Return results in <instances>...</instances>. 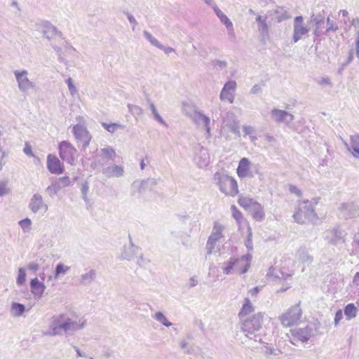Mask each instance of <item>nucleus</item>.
Here are the masks:
<instances>
[{
	"label": "nucleus",
	"mask_w": 359,
	"mask_h": 359,
	"mask_svg": "<svg viewBox=\"0 0 359 359\" xmlns=\"http://www.w3.org/2000/svg\"><path fill=\"white\" fill-rule=\"evenodd\" d=\"M237 83L235 81L231 80L226 82L221 90L219 99L222 102L227 101L232 104L236 95Z\"/></svg>",
	"instance_id": "18"
},
{
	"label": "nucleus",
	"mask_w": 359,
	"mask_h": 359,
	"mask_svg": "<svg viewBox=\"0 0 359 359\" xmlns=\"http://www.w3.org/2000/svg\"><path fill=\"white\" fill-rule=\"evenodd\" d=\"M47 168L49 172L53 174L60 175L64 172L62 163L53 154H49L47 157Z\"/></svg>",
	"instance_id": "22"
},
{
	"label": "nucleus",
	"mask_w": 359,
	"mask_h": 359,
	"mask_svg": "<svg viewBox=\"0 0 359 359\" xmlns=\"http://www.w3.org/2000/svg\"><path fill=\"white\" fill-rule=\"evenodd\" d=\"M257 22V29L263 38H267L269 35V26L266 22V17L258 15L256 17Z\"/></svg>",
	"instance_id": "30"
},
{
	"label": "nucleus",
	"mask_w": 359,
	"mask_h": 359,
	"mask_svg": "<svg viewBox=\"0 0 359 359\" xmlns=\"http://www.w3.org/2000/svg\"><path fill=\"white\" fill-rule=\"evenodd\" d=\"M213 180L219 191L225 195L234 196L238 193L236 180L227 174L217 172L214 174Z\"/></svg>",
	"instance_id": "4"
},
{
	"label": "nucleus",
	"mask_w": 359,
	"mask_h": 359,
	"mask_svg": "<svg viewBox=\"0 0 359 359\" xmlns=\"http://www.w3.org/2000/svg\"><path fill=\"white\" fill-rule=\"evenodd\" d=\"M70 269V267L66 266L62 263L58 264L55 267V278H59L60 276L66 274V273Z\"/></svg>",
	"instance_id": "47"
},
{
	"label": "nucleus",
	"mask_w": 359,
	"mask_h": 359,
	"mask_svg": "<svg viewBox=\"0 0 359 359\" xmlns=\"http://www.w3.org/2000/svg\"><path fill=\"white\" fill-rule=\"evenodd\" d=\"M11 313L13 317L18 318L20 317L25 311V307L23 304L13 302L11 305Z\"/></svg>",
	"instance_id": "37"
},
{
	"label": "nucleus",
	"mask_w": 359,
	"mask_h": 359,
	"mask_svg": "<svg viewBox=\"0 0 359 359\" xmlns=\"http://www.w3.org/2000/svg\"><path fill=\"white\" fill-rule=\"evenodd\" d=\"M10 189L7 187V184L5 182H0V196H4L8 194Z\"/></svg>",
	"instance_id": "59"
},
{
	"label": "nucleus",
	"mask_w": 359,
	"mask_h": 359,
	"mask_svg": "<svg viewBox=\"0 0 359 359\" xmlns=\"http://www.w3.org/2000/svg\"><path fill=\"white\" fill-rule=\"evenodd\" d=\"M310 27L306 24L302 16H296L293 22V34L292 41L298 42L299 40L304 39L309 34Z\"/></svg>",
	"instance_id": "11"
},
{
	"label": "nucleus",
	"mask_w": 359,
	"mask_h": 359,
	"mask_svg": "<svg viewBox=\"0 0 359 359\" xmlns=\"http://www.w3.org/2000/svg\"><path fill=\"white\" fill-rule=\"evenodd\" d=\"M66 83L67 85V88H68V90L69 91L70 95L72 97H75L76 96H77L78 94H79L78 88L75 86V84L74 83V80L72 79V78L69 77L66 80Z\"/></svg>",
	"instance_id": "46"
},
{
	"label": "nucleus",
	"mask_w": 359,
	"mask_h": 359,
	"mask_svg": "<svg viewBox=\"0 0 359 359\" xmlns=\"http://www.w3.org/2000/svg\"><path fill=\"white\" fill-rule=\"evenodd\" d=\"M223 226L217 222L215 223L213 230L208 238L206 244L207 255H211L215 248L216 243L222 238Z\"/></svg>",
	"instance_id": "15"
},
{
	"label": "nucleus",
	"mask_w": 359,
	"mask_h": 359,
	"mask_svg": "<svg viewBox=\"0 0 359 359\" xmlns=\"http://www.w3.org/2000/svg\"><path fill=\"white\" fill-rule=\"evenodd\" d=\"M32 222L29 218L22 219L19 222V225L21 226L24 232H28L31 229Z\"/></svg>",
	"instance_id": "56"
},
{
	"label": "nucleus",
	"mask_w": 359,
	"mask_h": 359,
	"mask_svg": "<svg viewBox=\"0 0 359 359\" xmlns=\"http://www.w3.org/2000/svg\"><path fill=\"white\" fill-rule=\"evenodd\" d=\"M191 120L197 127L205 130V135L206 138L211 137L210 118L204 114L202 111L200 110L197 112Z\"/></svg>",
	"instance_id": "19"
},
{
	"label": "nucleus",
	"mask_w": 359,
	"mask_h": 359,
	"mask_svg": "<svg viewBox=\"0 0 359 359\" xmlns=\"http://www.w3.org/2000/svg\"><path fill=\"white\" fill-rule=\"evenodd\" d=\"M29 208L34 213L42 209H43L44 211H47L48 208V205L43 203L41 195L37 193L34 194L31 198Z\"/></svg>",
	"instance_id": "24"
},
{
	"label": "nucleus",
	"mask_w": 359,
	"mask_h": 359,
	"mask_svg": "<svg viewBox=\"0 0 359 359\" xmlns=\"http://www.w3.org/2000/svg\"><path fill=\"white\" fill-rule=\"evenodd\" d=\"M262 352L266 356L275 355L277 356L280 354V351L278 349H275L271 346H264Z\"/></svg>",
	"instance_id": "53"
},
{
	"label": "nucleus",
	"mask_w": 359,
	"mask_h": 359,
	"mask_svg": "<svg viewBox=\"0 0 359 359\" xmlns=\"http://www.w3.org/2000/svg\"><path fill=\"white\" fill-rule=\"evenodd\" d=\"M182 109L184 114L191 119L200 111L194 104L189 102H183Z\"/></svg>",
	"instance_id": "33"
},
{
	"label": "nucleus",
	"mask_w": 359,
	"mask_h": 359,
	"mask_svg": "<svg viewBox=\"0 0 359 359\" xmlns=\"http://www.w3.org/2000/svg\"><path fill=\"white\" fill-rule=\"evenodd\" d=\"M148 104H149V108L151 111L153 118L159 124H161L165 127H167L168 125H167L166 122L165 121V120L162 118V116L158 113L157 108L155 106L154 103L151 101H149Z\"/></svg>",
	"instance_id": "34"
},
{
	"label": "nucleus",
	"mask_w": 359,
	"mask_h": 359,
	"mask_svg": "<svg viewBox=\"0 0 359 359\" xmlns=\"http://www.w3.org/2000/svg\"><path fill=\"white\" fill-rule=\"evenodd\" d=\"M231 210L232 216L236 220L238 225L239 226V228H241L243 224H246L247 226L248 225L245 219L243 218L242 213L235 205H231Z\"/></svg>",
	"instance_id": "40"
},
{
	"label": "nucleus",
	"mask_w": 359,
	"mask_h": 359,
	"mask_svg": "<svg viewBox=\"0 0 359 359\" xmlns=\"http://www.w3.org/2000/svg\"><path fill=\"white\" fill-rule=\"evenodd\" d=\"M255 308L248 297L245 298L243 305L238 313L240 320L248 318V315L252 313Z\"/></svg>",
	"instance_id": "31"
},
{
	"label": "nucleus",
	"mask_w": 359,
	"mask_h": 359,
	"mask_svg": "<svg viewBox=\"0 0 359 359\" xmlns=\"http://www.w3.org/2000/svg\"><path fill=\"white\" fill-rule=\"evenodd\" d=\"M251 260L252 255L250 253L241 258L231 257L223 263L222 266L223 273L226 275L245 273L250 268Z\"/></svg>",
	"instance_id": "3"
},
{
	"label": "nucleus",
	"mask_w": 359,
	"mask_h": 359,
	"mask_svg": "<svg viewBox=\"0 0 359 359\" xmlns=\"http://www.w3.org/2000/svg\"><path fill=\"white\" fill-rule=\"evenodd\" d=\"M313 21L315 22L316 28L313 31V34L319 36L323 33L324 29V20L322 18H314Z\"/></svg>",
	"instance_id": "45"
},
{
	"label": "nucleus",
	"mask_w": 359,
	"mask_h": 359,
	"mask_svg": "<svg viewBox=\"0 0 359 359\" xmlns=\"http://www.w3.org/2000/svg\"><path fill=\"white\" fill-rule=\"evenodd\" d=\"M39 27L41 29L43 36L50 42L57 37L62 38L63 36L62 32L48 20L41 21Z\"/></svg>",
	"instance_id": "14"
},
{
	"label": "nucleus",
	"mask_w": 359,
	"mask_h": 359,
	"mask_svg": "<svg viewBox=\"0 0 359 359\" xmlns=\"http://www.w3.org/2000/svg\"><path fill=\"white\" fill-rule=\"evenodd\" d=\"M238 203L245 210H250L257 202L254 199L248 197H240L238 198Z\"/></svg>",
	"instance_id": "41"
},
{
	"label": "nucleus",
	"mask_w": 359,
	"mask_h": 359,
	"mask_svg": "<svg viewBox=\"0 0 359 359\" xmlns=\"http://www.w3.org/2000/svg\"><path fill=\"white\" fill-rule=\"evenodd\" d=\"M102 173L107 178H119L124 175L125 171L123 165L112 163L104 167Z\"/></svg>",
	"instance_id": "20"
},
{
	"label": "nucleus",
	"mask_w": 359,
	"mask_h": 359,
	"mask_svg": "<svg viewBox=\"0 0 359 359\" xmlns=\"http://www.w3.org/2000/svg\"><path fill=\"white\" fill-rule=\"evenodd\" d=\"M243 129L245 135H253L255 131L254 127L251 126H243Z\"/></svg>",
	"instance_id": "63"
},
{
	"label": "nucleus",
	"mask_w": 359,
	"mask_h": 359,
	"mask_svg": "<svg viewBox=\"0 0 359 359\" xmlns=\"http://www.w3.org/2000/svg\"><path fill=\"white\" fill-rule=\"evenodd\" d=\"M59 190H60L62 188L69 187L71 184V180L69 177H60L57 180L54 182Z\"/></svg>",
	"instance_id": "49"
},
{
	"label": "nucleus",
	"mask_w": 359,
	"mask_h": 359,
	"mask_svg": "<svg viewBox=\"0 0 359 359\" xmlns=\"http://www.w3.org/2000/svg\"><path fill=\"white\" fill-rule=\"evenodd\" d=\"M150 260L147 257H144L142 255L140 256L137 259V264L142 267L147 266Z\"/></svg>",
	"instance_id": "61"
},
{
	"label": "nucleus",
	"mask_w": 359,
	"mask_h": 359,
	"mask_svg": "<svg viewBox=\"0 0 359 359\" xmlns=\"http://www.w3.org/2000/svg\"><path fill=\"white\" fill-rule=\"evenodd\" d=\"M326 24L327 27L325 31V33H327L329 32H336L339 29L337 23L334 20H331L329 17L327 18Z\"/></svg>",
	"instance_id": "51"
},
{
	"label": "nucleus",
	"mask_w": 359,
	"mask_h": 359,
	"mask_svg": "<svg viewBox=\"0 0 359 359\" xmlns=\"http://www.w3.org/2000/svg\"><path fill=\"white\" fill-rule=\"evenodd\" d=\"M180 346L183 350L184 353L189 354L191 353V346L187 341L182 340L180 342Z\"/></svg>",
	"instance_id": "57"
},
{
	"label": "nucleus",
	"mask_w": 359,
	"mask_h": 359,
	"mask_svg": "<svg viewBox=\"0 0 359 359\" xmlns=\"http://www.w3.org/2000/svg\"><path fill=\"white\" fill-rule=\"evenodd\" d=\"M210 155L208 149L201 147L195 157V162L200 168H206L210 163Z\"/></svg>",
	"instance_id": "26"
},
{
	"label": "nucleus",
	"mask_w": 359,
	"mask_h": 359,
	"mask_svg": "<svg viewBox=\"0 0 359 359\" xmlns=\"http://www.w3.org/2000/svg\"><path fill=\"white\" fill-rule=\"evenodd\" d=\"M58 152L60 158L71 165L77 161L79 154L74 146L68 141H62L58 144Z\"/></svg>",
	"instance_id": "5"
},
{
	"label": "nucleus",
	"mask_w": 359,
	"mask_h": 359,
	"mask_svg": "<svg viewBox=\"0 0 359 359\" xmlns=\"http://www.w3.org/2000/svg\"><path fill=\"white\" fill-rule=\"evenodd\" d=\"M345 146L353 156L359 159V134H355L350 137V143H345Z\"/></svg>",
	"instance_id": "29"
},
{
	"label": "nucleus",
	"mask_w": 359,
	"mask_h": 359,
	"mask_svg": "<svg viewBox=\"0 0 359 359\" xmlns=\"http://www.w3.org/2000/svg\"><path fill=\"white\" fill-rule=\"evenodd\" d=\"M252 212L253 218L257 221H262L264 219L265 214L264 208L258 202L250 210Z\"/></svg>",
	"instance_id": "35"
},
{
	"label": "nucleus",
	"mask_w": 359,
	"mask_h": 359,
	"mask_svg": "<svg viewBox=\"0 0 359 359\" xmlns=\"http://www.w3.org/2000/svg\"><path fill=\"white\" fill-rule=\"evenodd\" d=\"M236 172L240 178H252L255 175H262L259 164L253 165L248 158H242L236 169Z\"/></svg>",
	"instance_id": "6"
},
{
	"label": "nucleus",
	"mask_w": 359,
	"mask_h": 359,
	"mask_svg": "<svg viewBox=\"0 0 359 359\" xmlns=\"http://www.w3.org/2000/svg\"><path fill=\"white\" fill-rule=\"evenodd\" d=\"M296 257L302 263L311 264L313 261V257L309 255V252L304 248H301L297 251Z\"/></svg>",
	"instance_id": "38"
},
{
	"label": "nucleus",
	"mask_w": 359,
	"mask_h": 359,
	"mask_svg": "<svg viewBox=\"0 0 359 359\" xmlns=\"http://www.w3.org/2000/svg\"><path fill=\"white\" fill-rule=\"evenodd\" d=\"M96 278V271L91 269L89 271L82 274L80 278V283L83 285L90 284Z\"/></svg>",
	"instance_id": "36"
},
{
	"label": "nucleus",
	"mask_w": 359,
	"mask_h": 359,
	"mask_svg": "<svg viewBox=\"0 0 359 359\" xmlns=\"http://www.w3.org/2000/svg\"><path fill=\"white\" fill-rule=\"evenodd\" d=\"M358 311V309L353 303L347 304L344 308V315L347 320H351L356 317Z\"/></svg>",
	"instance_id": "42"
},
{
	"label": "nucleus",
	"mask_w": 359,
	"mask_h": 359,
	"mask_svg": "<svg viewBox=\"0 0 359 359\" xmlns=\"http://www.w3.org/2000/svg\"><path fill=\"white\" fill-rule=\"evenodd\" d=\"M341 212L347 217L359 216V205L353 202L348 201L341 205Z\"/></svg>",
	"instance_id": "27"
},
{
	"label": "nucleus",
	"mask_w": 359,
	"mask_h": 359,
	"mask_svg": "<svg viewBox=\"0 0 359 359\" xmlns=\"http://www.w3.org/2000/svg\"><path fill=\"white\" fill-rule=\"evenodd\" d=\"M346 233L339 227L327 229L323 234V240L332 246H338L346 243Z\"/></svg>",
	"instance_id": "8"
},
{
	"label": "nucleus",
	"mask_w": 359,
	"mask_h": 359,
	"mask_svg": "<svg viewBox=\"0 0 359 359\" xmlns=\"http://www.w3.org/2000/svg\"><path fill=\"white\" fill-rule=\"evenodd\" d=\"M153 318L161 323L163 325L168 327L172 326V323L168 320L164 313L161 311L156 312L153 315Z\"/></svg>",
	"instance_id": "44"
},
{
	"label": "nucleus",
	"mask_w": 359,
	"mask_h": 359,
	"mask_svg": "<svg viewBox=\"0 0 359 359\" xmlns=\"http://www.w3.org/2000/svg\"><path fill=\"white\" fill-rule=\"evenodd\" d=\"M143 35L144 38L154 46L161 48V43L148 31H144Z\"/></svg>",
	"instance_id": "48"
},
{
	"label": "nucleus",
	"mask_w": 359,
	"mask_h": 359,
	"mask_svg": "<svg viewBox=\"0 0 359 359\" xmlns=\"http://www.w3.org/2000/svg\"><path fill=\"white\" fill-rule=\"evenodd\" d=\"M264 313L259 312L252 316L241 319V330L244 334L250 339H253L260 344L264 341L258 332L262 327Z\"/></svg>",
	"instance_id": "1"
},
{
	"label": "nucleus",
	"mask_w": 359,
	"mask_h": 359,
	"mask_svg": "<svg viewBox=\"0 0 359 359\" xmlns=\"http://www.w3.org/2000/svg\"><path fill=\"white\" fill-rule=\"evenodd\" d=\"M343 318V313H342V311L341 310H338L336 313H335V317H334V325L337 326L339 321L342 319Z\"/></svg>",
	"instance_id": "64"
},
{
	"label": "nucleus",
	"mask_w": 359,
	"mask_h": 359,
	"mask_svg": "<svg viewBox=\"0 0 359 359\" xmlns=\"http://www.w3.org/2000/svg\"><path fill=\"white\" fill-rule=\"evenodd\" d=\"M128 111L132 116L137 121L143 114V109L138 105L128 104Z\"/></svg>",
	"instance_id": "43"
},
{
	"label": "nucleus",
	"mask_w": 359,
	"mask_h": 359,
	"mask_svg": "<svg viewBox=\"0 0 359 359\" xmlns=\"http://www.w3.org/2000/svg\"><path fill=\"white\" fill-rule=\"evenodd\" d=\"M271 119L276 123H284L285 125L290 124L294 119V116L291 113L279 109L278 108H273L270 112Z\"/></svg>",
	"instance_id": "16"
},
{
	"label": "nucleus",
	"mask_w": 359,
	"mask_h": 359,
	"mask_svg": "<svg viewBox=\"0 0 359 359\" xmlns=\"http://www.w3.org/2000/svg\"><path fill=\"white\" fill-rule=\"evenodd\" d=\"M100 156L103 158L114 160L116 156V153L111 147L108 146L100 150Z\"/></svg>",
	"instance_id": "39"
},
{
	"label": "nucleus",
	"mask_w": 359,
	"mask_h": 359,
	"mask_svg": "<svg viewBox=\"0 0 359 359\" xmlns=\"http://www.w3.org/2000/svg\"><path fill=\"white\" fill-rule=\"evenodd\" d=\"M215 13L217 16V18L219 19L220 22L224 24L227 29L228 34L229 37L234 38L235 37V33H234V29L233 26L232 22L229 20V18L218 8V6H214V8H212Z\"/></svg>",
	"instance_id": "21"
},
{
	"label": "nucleus",
	"mask_w": 359,
	"mask_h": 359,
	"mask_svg": "<svg viewBox=\"0 0 359 359\" xmlns=\"http://www.w3.org/2000/svg\"><path fill=\"white\" fill-rule=\"evenodd\" d=\"M339 15H341L343 19L341 20V21H343L344 24V29H347L348 28H349V26H348V22H347V18H348V11L346 10H341L339 11Z\"/></svg>",
	"instance_id": "60"
},
{
	"label": "nucleus",
	"mask_w": 359,
	"mask_h": 359,
	"mask_svg": "<svg viewBox=\"0 0 359 359\" xmlns=\"http://www.w3.org/2000/svg\"><path fill=\"white\" fill-rule=\"evenodd\" d=\"M302 311L299 304L289 308L287 311L279 317L282 325L285 327H290L297 324L301 319Z\"/></svg>",
	"instance_id": "9"
},
{
	"label": "nucleus",
	"mask_w": 359,
	"mask_h": 359,
	"mask_svg": "<svg viewBox=\"0 0 359 359\" xmlns=\"http://www.w3.org/2000/svg\"><path fill=\"white\" fill-rule=\"evenodd\" d=\"M31 292L34 296L41 297L45 290V285L36 278L30 282Z\"/></svg>",
	"instance_id": "32"
},
{
	"label": "nucleus",
	"mask_w": 359,
	"mask_h": 359,
	"mask_svg": "<svg viewBox=\"0 0 359 359\" xmlns=\"http://www.w3.org/2000/svg\"><path fill=\"white\" fill-rule=\"evenodd\" d=\"M318 84L320 86H331L332 83L327 76L321 77L317 81Z\"/></svg>",
	"instance_id": "62"
},
{
	"label": "nucleus",
	"mask_w": 359,
	"mask_h": 359,
	"mask_svg": "<svg viewBox=\"0 0 359 359\" xmlns=\"http://www.w3.org/2000/svg\"><path fill=\"white\" fill-rule=\"evenodd\" d=\"M149 180L134 182L131 186L132 195L140 196L144 194L149 189Z\"/></svg>",
	"instance_id": "28"
},
{
	"label": "nucleus",
	"mask_w": 359,
	"mask_h": 359,
	"mask_svg": "<svg viewBox=\"0 0 359 359\" xmlns=\"http://www.w3.org/2000/svg\"><path fill=\"white\" fill-rule=\"evenodd\" d=\"M129 238L130 243L124 245L121 252V258L122 259L131 260L138 253L139 248L133 243L130 236H129Z\"/></svg>",
	"instance_id": "25"
},
{
	"label": "nucleus",
	"mask_w": 359,
	"mask_h": 359,
	"mask_svg": "<svg viewBox=\"0 0 359 359\" xmlns=\"http://www.w3.org/2000/svg\"><path fill=\"white\" fill-rule=\"evenodd\" d=\"M248 238L245 242V245L246 248H248V251H252L253 249V245H252V233L251 231V228L249 225H248Z\"/></svg>",
	"instance_id": "54"
},
{
	"label": "nucleus",
	"mask_w": 359,
	"mask_h": 359,
	"mask_svg": "<svg viewBox=\"0 0 359 359\" xmlns=\"http://www.w3.org/2000/svg\"><path fill=\"white\" fill-rule=\"evenodd\" d=\"M318 325L316 323H308L304 327L295 328L290 330L293 337L302 342H307L318 331Z\"/></svg>",
	"instance_id": "10"
},
{
	"label": "nucleus",
	"mask_w": 359,
	"mask_h": 359,
	"mask_svg": "<svg viewBox=\"0 0 359 359\" xmlns=\"http://www.w3.org/2000/svg\"><path fill=\"white\" fill-rule=\"evenodd\" d=\"M65 320V333L67 334L83 329L86 325V320L83 318L77 320L70 318L67 314L64 313Z\"/></svg>",
	"instance_id": "17"
},
{
	"label": "nucleus",
	"mask_w": 359,
	"mask_h": 359,
	"mask_svg": "<svg viewBox=\"0 0 359 359\" xmlns=\"http://www.w3.org/2000/svg\"><path fill=\"white\" fill-rule=\"evenodd\" d=\"M223 126L227 128L234 134L240 136L238 121L236 120L233 113L229 112L226 114V117L223 120Z\"/></svg>",
	"instance_id": "23"
},
{
	"label": "nucleus",
	"mask_w": 359,
	"mask_h": 359,
	"mask_svg": "<svg viewBox=\"0 0 359 359\" xmlns=\"http://www.w3.org/2000/svg\"><path fill=\"white\" fill-rule=\"evenodd\" d=\"M60 190L55 182H53L46 189V191L51 196L55 195Z\"/></svg>",
	"instance_id": "58"
},
{
	"label": "nucleus",
	"mask_w": 359,
	"mask_h": 359,
	"mask_svg": "<svg viewBox=\"0 0 359 359\" xmlns=\"http://www.w3.org/2000/svg\"><path fill=\"white\" fill-rule=\"evenodd\" d=\"M65 332L64 313L53 316L50 322L48 329L43 332L45 336L61 335Z\"/></svg>",
	"instance_id": "13"
},
{
	"label": "nucleus",
	"mask_w": 359,
	"mask_h": 359,
	"mask_svg": "<svg viewBox=\"0 0 359 359\" xmlns=\"http://www.w3.org/2000/svg\"><path fill=\"white\" fill-rule=\"evenodd\" d=\"M280 262V267L285 269H288L294 265V261L290 257H282Z\"/></svg>",
	"instance_id": "52"
},
{
	"label": "nucleus",
	"mask_w": 359,
	"mask_h": 359,
	"mask_svg": "<svg viewBox=\"0 0 359 359\" xmlns=\"http://www.w3.org/2000/svg\"><path fill=\"white\" fill-rule=\"evenodd\" d=\"M26 280V273L23 268H20L18 270V276L17 278L16 283L19 285H22Z\"/></svg>",
	"instance_id": "55"
},
{
	"label": "nucleus",
	"mask_w": 359,
	"mask_h": 359,
	"mask_svg": "<svg viewBox=\"0 0 359 359\" xmlns=\"http://www.w3.org/2000/svg\"><path fill=\"white\" fill-rule=\"evenodd\" d=\"M18 88L22 93H27L36 87V83L29 78V72L27 69H17L13 72Z\"/></svg>",
	"instance_id": "7"
},
{
	"label": "nucleus",
	"mask_w": 359,
	"mask_h": 359,
	"mask_svg": "<svg viewBox=\"0 0 359 359\" xmlns=\"http://www.w3.org/2000/svg\"><path fill=\"white\" fill-rule=\"evenodd\" d=\"M102 126L104 129H106L108 132L111 133H114L118 128H123V126L115 123H107L103 122L102 123Z\"/></svg>",
	"instance_id": "50"
},
{
	"label": "nucleus",
	"mask_w": 359,
	"mask_h": 359,
	"mask_svg": "<svg viewBox=\"0 0 359 359\" xmlns=\"http://www.w3.org/2000/svg\"><path fill=\"white\" fill-rule=\"evenodd\" d=\"M318 201L319 198H313L311 200L299 202L298 210L293 215L294 220L299 224H304L306 222H316L318 217L315 212V207L318 203Z\"/></svg>",
	"instance_id": "2"
},
{
	"label": "nucleus",
	"mask_w": 359,
	"mask_h": 359,
	"mask_svg": "<svg viewBox=\"0 0 359 359\" xmlns=\"http://www.w3.org/2000/svg\"><path fill=\"white\" fill-rule=\"evenodd\" d=\"M72 133L78 144H81L82 149L86 150L90 144L92 136L87 128L81 124H76L72 128Z\"/></svg>",
	"instance_id": "12"
}]
</instances>
